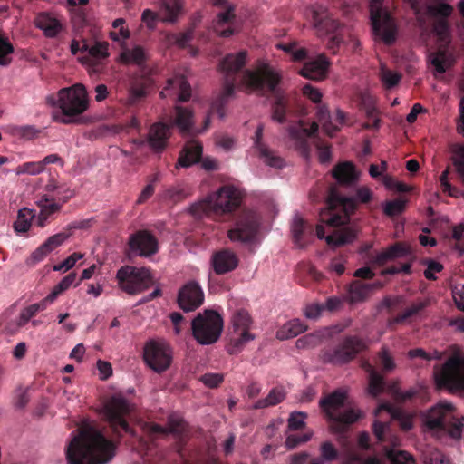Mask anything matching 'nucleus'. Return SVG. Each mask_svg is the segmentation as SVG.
<instances>
[{
  "instance_id": "obj_16",
  "label": "nucleus",
  "mask_w": 464,
  "mask_h": 464,
  "mask_svg": "<svg viewBox=\"0 0 464 464\" xmlns=\"http://www.w3.org/2000/svg\"><path fill=\"white\" fill-rule=\"evenodd\" d=\"M143 359L154 372H162L170 366L172 353L166 343L150 340L144 345Z\"/></svg>"
},
{
  "instance_id": "obj_42",
  "label": "nucleus",
  "mask_w": 464,
  "mask_h": 464,
  "mask_svg": "<svg viewBox=\"0 0 464 464\" xmlns=\"http://www.w3.org/2000/svg\"><path fill=\"white\" fill-rule=\"evenodd\" d=\"M310 227L306 222L298 215H296L292 224V234L295 244L303 246L305 244V235Z\"/></svg>"
},
{
  "instance_id": "obj_10",
  "label": "nucleus",
  "mask_w": 464,
  "mask_h": 464,
  "mask_svg": "<svg viewBox=\"0 0 464 464\" xmlns=\"http://www.w3.org/2000/svg\"><path fill=\"white\" fill-rule=\"evenodd\" d=\"M434 380L439 389L451 392H464V356L451 355L441 366L434 367Z\"/></svg>"
},
{
  "instance_id": "obj_56",
  "label": "nucleus",
  "mask_w": 464,
  "mask_h": 464,
  "mask_svg": "<svg viewBox=\"0 0 464 464\" xmlns=\"http://www.w3.org/2000/svg\"><path fill=\"white\" fill-rule=\"evenodd\" d=\"M71 237V232H68L66 227L63 228V231L53 235L49 237L44 244L50 248V251L52 252L56 247L63 245V242H65L69 237Z\"/></svg>"
},
{
  "instance_id": "obj_25",
  "label": "nucleus",
  "mask_w": 464,
  "mask_h": 464,
  "mask_svg": "<svg viewBox=\"0 0 464 464\" xmlns=\"http://www.w3.org/2000/svg\"><path fill=\"white\" fill-rule=\"evenodd\" d=\"M170 136V126L164 122H156L150 128L148 143L155 152H161L167 146V140Z\"/></svg>"
},
{
  "instance_id": "obj_60",
  "label": "nucleus",
  "mask_w": 464,
  "mask_h": 464,
  "mask_svg": "<svg viewBox=\"0 0 464 464\" xmlns=\"http://www.w3.org/2000/svg\"><path fill=\"white\" fill-rule=\"evenodd\" d=\"M450 173V169L448 167L440 175V181L442 187V190L445 193H448L450 197H459V189L453 187L449 181V175Z\"/></svg>"
},
{
  "instance_id": "obj_50",
  "label": "nucleus",
  "mask_w": 464,
  "mask_h": 464,
  "mask_svg": "<svg viewBox=\"0 0 464 464\" xmlns=\"http://www.w3.org/2000/svg\"><path fill=\"white\" fill-rule=\"evenodd\" d=\"M14 53V46L7 37L0 35V66H7L11 63L10 55Z\"/></svg>"
},
{
  "instance_id": "obj_54",
  "label": "nucleus",
  "mask_w": 464,
  "mask_h": 464,
  "mask_svg": "<svg viewBox=\"0 0 464 464\" xmlns=\"http://www.w3.org/2000/svg\"><path fill=\"white\" fill-rule=\"evenodd\" d=\"M421 263L427 266V268L424 270V276L428 280H436L437 276H435V274L440 273L443 270L442 264L434 259L425 258L422 260Z\"/></svg>"
},
{
  "instance_id": "obj_48",
  "label": "nucleus",
  "mask_w": 464,
  "mask_h": 464,
  "mask_svg": "<svg viewBox=\"0 0 464 464\" xmlns=\"http://www.w3.org/2000/svg\"><path fill=\"white\" fill-rule=\"evenodd\" d=\"M380 79L386 89H392L400 82L401 74L382 66Z\"/></svg>"
},
{
  "instance_id": "obj_14",
  "label": "nucleus",
  "mask_w": 464,
  "mask_h": 464,
  "mask_svg": "<svg viewBox=\"0 0 464 464\" xmlns=\"http://www.w3.org/2000/svg\"><path fill=\"white\" fill-rule=\"evenodd\" d=\"M231 324L233 332L227 351L229 354H237L247 343L255 339V335L250 333L253 319L246 310L238 309L231 316Z\"/></svg>"
},
{
  "instance_id": "obj_21",
  "label": "nucleus",
  "mask_w": 464,
  "mask_h": 464,
  "mask_svg": "<svg viewBox=\"0 0 464 464\" xmlns=\"http://www.w3.org/2000/svg\"><path fill=\"white\" fill-rule=\"evenodd\" d=\"M109 44L107 42L95 41L93 44L82 40V53H86L82 63H87L93 72H99L102 70L101 61L109 56Z\"/></svg>"
},
{
  "instance_id": "obj_59",
  "label": "nucleus",
  "mask_w": 464,
  "mask_h": 464,
  "mask_svg": "<svg viewBox=\"0 0 464 464\" xmlns=\"http://www.w3.org/2000/svg\"><path fill=\"white\" fill-rule=\"evenodd\" d=\"M39 130L34 125L15 126L13 129V134L26 140H32L38 135Z\"/></svg>"
},
{
  "instance_id": "obj_44",
  "label": "nucleus",
  "mask_w": 464,
  "mask_h": 464,
  "mask_svg": "<svg viewBox=\"0 0 464 464\" xmlns=\"http://www.w3.org/2000/svg\"><path fill=\"white\" fill-rule=\"evenodd\" d=\"M423 464H450L449 459L437 449L428 447L421 455Z\"/></svg>"
},
{
  "instance_id": "obj_27",
  "label": "nucleus",
  "mask_w": 464,
  "mask_h": 464,
  "mask_svg": "<svg viewBox=\"0 0 464 464\" xmlns=\"http://www.w3.org/2000/svg\"><path fill=\"white\" fill-rule=\"evenodd\" d=\"M329 62L324 55L306 62L300 71V74L307 79L322 81L326 77Z\"/></svg>"
},
{
  "instance_id": "obj_13",
  "label": "nucleus",
  "mask_w": 464,
  "mask_h": 464,
  "mask_svg": "<svg viewBox=\"0 0 464 464\" xmlns=\"http://www.w3.org/2000/svg\"><path fill=\"white\" fill-rule=\"evenodd\" d=\"M383 0H372L370 4V18L372 31L385 44L392 45L396 40L397 28L391 13L382 7Z\"/></svg>"
},
{
  "instance_id": "obj_34",
  "label": "nucleus",
  "mask_w": 464,
  "mask_h": 464,
  "mask_svg": "<svg viewBox=\"0 0 464 464\" xmlns=\"http://www.w3.org/2000/svg\"><path fill=\"white\" fill-rule=\"evenodd\" d=\"M37 205L40 208V212L36 217L35 222L40 227H44L48 218L62 208V204L54 202L53 198H49L47 196L43 197L37 202Z\"/></svg>"
},
{
  "instance_id": "obj_18",
  "label": "nucleus",
  "mask_w": 464,
  "mask_h": 464,
  "mask_svg": "<svg viewBox=\"0 0 464 464\" xmlns=\"http://www.w3.org/2000/svg\"><path fill=\"white\" fill-rule=\"evenodd\" d=\"M452 10L450 5L444 3L428 6V14L434 18L433 31L445 44L450 43V24L447 18L451 14Z\"/></svg>"
},
{
  "instance_id": "obj_49",
  "label": "nucleus",
  "mask_w": 464,
  "mask_h": 464,
  "mask_svg": "<svg viewBox=\"0 0 464 464\" xmlns=\"http://www.w3.org/2000/svg\"><path fill=\"white\" fill-rule=\"evenodd\" d=\"M406 203L407 200L402 198L386 201L383 206V213L390 218L398 216L405 210Z\"/></svg>"
},
{
  "instance_id": "obj_17",
  "label": "nucleus",
  "mask_w": 464,
  "mask_h": 464,
  "mask_svg": "<svg viewBox=\"0 0 464 464\" xmlns=\"http://www.w3.org/2000/svg\"><path fill=\"white\" fill-rule=\"evenodd\" d=\"M258 230V218L255 212L244 210L237 218L235 227L227 232L232 241L249 242Z\"/></svg>"
},
{
  "instance_id": "obj_63",
  "label": "nucleus",
  "mask_w": 464,
  "mask_h": 464,
  "mask_svg": "<svg viewBox=\"0 0 464 464\" xmlns=\"http://www.w3.org/2000/svg\"><path fill=\"white\" fill-rule=\"evenodd\" d=\"M83 257V255L81 253H73L71 256H69L66 259H64L62 263L55 265L53 266L54 271H61L64 270L67 271L71 268H72L76 262Z\"/></svg>"
},
{
  "instance_id": "obj_8",
  "label": "nucleus",
  "mask_w": 464,
  "mask_h": 464,
  "mask_svg": "<svg viewBox=\"0 0 464 464\" xmlns=\"http://www.w3.org/2000/svg\"><path fill=\"white\" fill-rule=\"evenodd\" d=\"M425 424L432 430H442L453 439L461 438L464 418L459 417L450 403H439L427 414Z\"/></svg>"
},
{
  "instance_id": "obj_38",
  "label": "nucleus",
  "mask_w": 464,
  "mask_h": 464,
  "mask_svg": "<svg viewBox=\"0 0 464 464\" xmlns=\"http://www.w3.org/2000/svg\"><path fill=\"white\" fill-rule=\"evenodd\" d=\"M285 398V389L283 387H275L269 392L266 398L256 401L253 408L257 410L276 406L282 402Z\"/></svg>"
},
{
  "instance_id": "obj_28",
  "label": "nucleus",
  "mask_w": 464,
  "mask_h": 464,
  "mask_svg": "<svg viewBox=\"0 0 464 464\" xmlns=\"http://www.w3.org/2000/svg\"><path fill=\"white\" fill-rule=\"evenodd\" d=\"M169 429L156 423H145L144 431L150 436L166 435L169 433L182 436L185 432V421L182 419L170 417L168 421Z\"/></svg>"
},
{
  "instance_id": "obj_37",
  "label": "nucleus",
  "mask_w": 464,
  "mask_h": 464,
  "mask_svg": "<svg viewBox=\"0 0 464 464\" xmlns=\"http://www.w3.org/2000/svg\"><path fill=\"white\" fill-rule=\"evenodd\" d=\"M364 368L369 374L368 392L376 397L384 391V379L369 362L365 363Z\"/></svg>"
},
{
  "instance_id": "obj_6",
  "label": "nucleus",
  "mask_w": 464,
  "mask_h": 464,
  "mask_svg": "<svg viewBox=\"0 0 464 464\" xmlns=\"http://www.w3.org/2000/svg\"><path fill=\"white\" fill-rule=\"evenodd\" d=\"M241 202L240 192L233 186L225 185L204 200L191 207L193 215L218 218L236 210Z\"/></svg>"
},
{
  "instance_id": "obj_11",
  "label": "nucleus",
  "mask_w": 464,
  "mask_h": 464,
  "mask_svg": "<svg viewBox=\"0 0 464 464\" xmlns=\"http://www.w3.org/2000/svg\"><path fill=\"white\" fill-rule=\"evenodd\" d=\"M223 327L222 316L213 310H206L204 313L198 314L191 322L193 337L202 345L218 342Z\"/></svg>"
},
{
  "instance_id": "obj_47",
  "label": "nucleus",
  "mask_w": 464,
  "mask_h": 464,
  "mask_svg": "<svg viewBox=\"0 0 464 464\" xmlns=\"http://www.w3.org/2000/svg\"><path fill=\"white\" fill-rule=\"evenodd\" d=\"M431 64L439 73H444L450 66V59L445 51H439L430 56Z\"/></svg>"
},
{
  "instance_id": "obj_22",
  "label": "nucleus",
  "mask_w": 464,
  "mask_h": 464,
  "mask_svg": "<svg viewBox=\"0 0 464 464\" xmlns=\"http://www.w3.org/2000/svg\"><path fill=\"white\" fill-rule=\"evenodd\" d=\"M209 264L214 273L221 276L234 271L238 266L239 258L234 251L222 248L213 252Z\"/></svg>"
},
{
  "instance_id": "obj_51",
  "label": "nucleus",
  "mask_w": 464,
  "mask_h": 464,
  "mask_svg": "<svg viewBox=\"0 0 464 464\" xmlns=\"http://www.w3.org/2000/svg\"><path fill=\"white\" fill-rule=\"evenodd\" d=\"M163 8L166 13L164 20L167 22H174L181 9L180 0H164Z\"/></svg>"
},
{
  "instance_id": "obj_52",
  "label": "nucleus",
  "mask_w": 464,
  "mask_h": 464,
  "mask_svg": "<svg viewBox=\"0 0 464 464\" xmlns=\"http://www.w3.org/2000/svg\"><path fill=\"white\" fill-rule=\"evenodd\" d=\"M408 356L411 359L421 358L425 361L430 362L432 360H437V361L442 360L443 353L437 350H434L432 353H427L422 348H415V349H411L408 352Z\"/></svg>"
},
{
  "instance_id": "obj_58",
  "label": "nucleus",
  "mask_w": 464,
  "mask_h": 464,
  "mask_svg": "<svg viewBox=\"0 0 464 464\" xmlns=\"http://www.w3.org/2000/svg\"><path fill=\"white\" fill-rule=\"evenodd\" d=\"M44 171L41 161H31V162H25L22 165H19L16 169L15 173L17 175L21 174H29V175H37Z\"/></svg>"
},
{
  "instance_id": "obj_45",
  "label": "nucleus",
  "mask_w": 464,
  "mask_h": 464,
  "mask_svg": "<svg viewBox=\"0 0 464 464\" xmlns=\"http://www.w3.org/2000/svg\"><path fill=\"white\" fill-rule=\"evenodd\" d=\"M76 276L77 275L75 272H72L64 276L48 295V299L55 300L62 293L66 291L74 283Z\"/></svg>"
},
{
  "instance_id": "obj_4",
  "label": "nucleus",
  "mask_w": 464,
  "mask_h": 464,
  "mask_svg": "<svg viewBox=\"0 0 464 464\" xmlns=\"http://www.w3.org/2000/svg\"><path fill=\"white\" fill-rule=\"evenodd\" d=\"M371 199L372 192L367 187L359 188L354 197L342 196L332 187L326 201L327 209L321 211L320 221L330 227L345 225L357 208L358 203H368Z\"/></svg>"
},
{
  "instance_id": "obj_29",
  "label": "nucleus",
  "mask_w": 464,
  "mask_h": 464,
  "mask_svg": "<svg viewBox=\"0 0 464 464\" xmlns=\"http://www.w3.org/2000/svg\"><path fill=\"white\" fill-rule=\"evenodd\" d=\"M236 15L234 8L229 6L224 12H220L217 16L215 31L222 37H229L233 35L237 30L234 27Z\"/></svg>"
},
{
  "instance_id": "obj_55",
  "label": "nucleus",
  "mask_w": 464,
  "mask_h": 464,
  "mask_svg": "<svg viewBox=\"0 0 464 464\" xmlns=\"http://www.w3.org/2000/svg\"><path fill=\"white\" fill-rule=\"evenodd\" d=\"M291 134L295 139L296 150L304 158L308 159L311 153V146L308 141V137L303 133H296L295 131H292Z\"/></svg>"
},
{
  "instance_id": "obj_5",
  "label": "nucleus",
  "mask_w": 464,
  "mask_h": 464,
  "mask_svg": "<svg viewBox=\"0 0 464 464\" xmlns=\"http://www.w3.org/2000/svg\"><path fill=\"white\" fill-rule=\"evenodd\" d=\"M345 400L346 394L340 390H336L322 398L319 402L320 408L330 422L331 430L334 433L340 434L343 440H346L344 434L347 432L349 426L357 421L362 416L361 411L354 409H347L341 412L340 410L343 407Z\"/></svg>"
},
{
  "instance_id": "obj_9",
  "label": "nucleus",
  "mask_w": 464,
  "mask_h": 464,
  "mask_svg": "<svg viewBox=\"0 0 464 464\" xmlns=\"http://www.w3.org/2000/svg\"><path fill=\"white\" fill-rule=\"evenodd\" d=\"M131 410V404L121 394L111 396L104 403V414L115 436L119 438L124 434L136 436L135 430L130 426L126 419Z\"/></svg>"
},
{
  "instance_id": "obj_35",
  "label": "nucleus",
  "mask_w": 464,
  "mask_h": 464,
  "mask_svg": "<svg viewBox=\"0 0 464 464\" xmlns=\"http://www.w3.org/2000/svg\"><path fill=\"white\" fill-rule=\"evenodd\" d=\"M333 176L342 185H352L358 179L355 166L349 161L336 165L333 170Z\"/></svg>"
},
{
  "instance_id": "obj_2",
  "label": "nucleus",
  "mask_w": 464,
  "mask_h": 464,
  "mask_svg": "<svg viewBox=\"0 0 464 464\" xmlns=\"http://www.w3.org/2000/svg\"><path fill=\"white\" fill-rule=\"evenodd\" d=\"M241 82L246 89L260 95L273 93L275 102L272 104V119L279 123L285 122L287 102L285 96L277 90L280 82L278 73L268 64H262L256 70H245Z\"/></svg>"
},
{
  "instance_id": "obj_46",
  "label": "nucleus",
  "mask_w": 464,
  "mask_h": 464,
  "mask_svg": "<svg viewBox=\"0 0 464 464\" xmlns=\"http://www.w3.org/2000/svg\"><path fill=\"white\" fill-rule=\"evenodd\" d=\"M189 195L188 190L181 185H177L166 188L163 192V198L172 202H179L186 198Z\"/></svg>"
},
{
  "instance_id": "obj_31",
  "label": "nucleus",
  "mask_w": 464,
  "mask_h": 464,
  "mask_svg": "<svg viewBox=\"0 0 464 464\" xmlns=\"http://www.w3.org/2000/svg\"><path fill=\"white\" fill-rule=\"evenodd\" d=\"M202 145L195 140L186 144L178 160V164L183 168L190 167L198 162L202 157Z\"/></svg>"
},
{
  "instance_id": "obj_7",
  "label": "nucleus",
  "mask_w": 464,
  "mask_h": 464,
  "mask_svg": "<svg viewBox=\"0 0 464 464\" xmlns=\"http://www.w3.org/2000/svg\"><path fill=\"white\" fill-rule=\"evenodd\" d=\"M58 107L61 113H53L56 122L71 124L75 118L88 109L87 92L83 85L75 84L70 88H63L58 92Z\"/></svg>"
},
{
  "instance_id": "obj_26",
  "label": "nucleus",
  "mask_w": 464,
  "mask_h": 464,
  "mask_svg": "<svg viewBox=\"0 0 464 464\" xmlns=\"http://www.w3.org/2000/svg\"><path fill=\"white\" fill-rule=\"evenodd\" d=\"M263 130L264 126L262 124L258 125L255 132V148L257 150L259 157L262 158L267 165L276 169H282L284 167V160L276 155L262 142Z\"/></svg>"
},
{
  "instance_id": "obj_15",
  "label": "nucleus",
  "mask_w": 464,
  "mask_h": 464,
  "mask_svg": "<svg viewBox=\"0 0 464 464\" xmlns=\"http://www.w3.org/2000/svg\"><path fill=\"white\" fill-rule=\"evenodd\" d=\"M365 348L363 341L355 336L344 338L337 346L324 353V361L334 365H342L353 360Z\"/></svg>"
},
{
  "instance_id": "obj_30",
  "label": "nucleus",
  "mask_w": 464,
  "mask_h": 464,
  "mask_svg": "<svg viewBox=\"0 0 464 464\" xmlns=\"http://www.w3.org/2000/svg\"><path fill=\"white\" fill-rule=\"evenodd\" d=\"M382 287L381 282L372 284H362L359 281L353 282L348 289V301L350 303H359L364 301L374 289Z\"/></svg>"
},
{
  "instance_id": "obj_23",
  "label": "nucleus",
  "mask_w": 464,
  "mask_h": 464,
  "mask_svg": "<svg viewBox=\"0 0 464 464\" xmlns=\"http://www.w3.org/2000/svg\"><path fill=\"white\" fill-rule=\"evenodd\" d=\"M338 226L337 228L327 237L324 236L325 231L323 225L316 226V235L318 238L323 239L325 237L326 243L334 247L341 246L353 242L356 237V230L349 226Z\"/></svg>"
},
{
  "instance_id": "obj_3",
  "label": "nucleus",
  "mask_w": 464,
  "mask_h": 464,
  "mask_svg": "<svg viewBox=\"0 0 464 464\" xmlns=\"http://www.w3.org/2000/svg\"><path fill=\"white\" fill-rule=\"evenodd\" d=\"M246 51H240L237 54L228 53L221 60L219 68L224 74L222 93L211 103L208 113L204 120L202 130H194V134L200 133L208 129L211 115L218 114L220 119L225 117L226 104L228 99L235 93L237 74L246 65Z\"/></svg>"
},
{
  "instance_id": "obj_1",
  "label": "nucleus",
  "mask_w": 464,
  "mask_h": 464,
  "mask_svg": "<svg viewBox=\"0 0 464 464\" xmlns=\"http://www.w3.org/2000/svg\"><path fill=\"white\" fill-rule=\"evenodd\" d=\"M116 445L102 430L88 427L75 436L66 449L68 464H107L115 455Z\"/></svg>"
},
{
  "instance_id": "obj_24",
  "label": "nucleus",
  "mask_w": 464,
  "mask_h": 464,
  "mask_svg": "<svg viewBox=\"0 0 464 464\" xmlns=\"http://www.w3.org/2000/svg\"><path fill=\"white\" fill-rule=\"evenodd\" d=\"M35 26L42 30L47 38H55L64 30L61 19L54 14L41 12L34 18Z\"/></svg>"
},
{
  "instance_id": "obj_19",
  "label": "nucleus",
  "mask_w": 464,
  "mask_h": 464,
  "mask_svg": "<svg viewBox=\"0 0 464 464\" xmlns=\"http://www.w3.org/2000/svg\"><path fill=\"white\" fill-rule=\"evenodd\" d=\"M178 304L184 312H191L198 308L204 302V293L198 283L190 281L179 291Z\"/></svg>"
},
{
  "instance_id": "obj_39",
  "label": "nucleus",
  "mask_w": 464,
  "mask_h": 464,
  "mask_svg": "<svg viewBox=\"0 0 464 464\" xmlns=\"http://www.w3.org/2000/svg\"><path fill=\"white\" fill-rule=\"evenodd\" d=\"M306 326L299 320L294 319L285 324L276 333V337L280 340L294 338L304 333Z\"/></svg>"
},
{
  "instance_id": "obj_32",
  "label": "nucleus",
  "mask_w": 464,
  "mask_h": 464,
  "mask_svg": "<svg viewBox=\"0 0 464 464\" xmlns=\"http://www.w3.org/2000/svg\"><path fill=\"white\" fill-rule=\"evenodd\" d=\"M176 116L174 120L175 125L184 135L194 134L193 123L194 113L188 107L180 105L175 106Z\"/></svg>"
},
{
  "instance_id": "obj_40",
  "label": "nucleus",
  "mask_w": 464,
  "mask_h": 464,
  "mask_svg": "<svg viewBox=\"0 0 464 464\" xmlns=\"http://www.w3.org/2000/svg\"><path fill=\"white\" fill-rule=\"evenodd\" d=\"M179 87L178 101L181 102H188L191 97V87L184 76L178 77L177 79H169L168 81V88Z\"/></svg>"
},
{
  "instance_id": "obj_64",
  "label": "nucleus",
  "mask_w": 464,
  "mask_h": 464,
  "mask_svg": "<svg viewBox=\"0 0 464 464\" xmlns=\"http://www.w3.org/2000/svg\"><path fill=\"white\" fill-rule=\"evenodd\" d=\"M379 365L384 372H392L395 368V362L386 349H382L379 353Z\"/></svg>"
},
{
  "instance_id": "obj_36",
  "label": "nucleus",
  "mask_w": 464,
  "mask_h": 464,
  "mask_svg": "<svg viewBox=\"0 0 464 464\" xmlns=\"http://www.w3.org/2000/svg\"><path fill=\"white\" fill-rule=\"evenodd\" d=\"M149 58L147 51L141 45H135L132 48H124L121 53L120 59L124 64H134L143 66Z\"/></svg>"
},
{
  "instance_id": "obj_43",
  "label": "nucleus",
  "mask_w": 464,
  "mask_h": 464,
  "mask_svg": "<svg viewBox=\"0 0 464 464\" xmlns=\"http://www.w3.org/2000/svg\"><path fill=\"white\" fill-rule=\"evenodd\" d=\"M35 217L33 210L23 208L19 210L17 220L14 224V230L19 233L27 232L31 227V221Z\"/></svg>"
},
{
  "instance_id": "obj_53",
  "label": "nucleus",
  "mask_w": 464,
  "mask_h": 464,
  "mask_svg": "<svg viewBox=\"0 0 464 464\" xmlns=\"http://www.w3.org/2000/svg\"><path fill=\"white\" fill-rule=\"evenodd\" d=\"M339 457L338 450L331 441H324L320 445V459L324 462H331L337 459Z\"/></svg>"
},
{
  "instance_id": "obj_61",
  "label": "nucleus",
  "mask_w": 464,
  "mask_h": 464,
  "mask_svg": "<svg viewBox=\"0 0 464 464\" xmlns=\"http://www.w3.org/2000/svg\"><path fill=\"white\" fill-rule=\"evenodd\" d=\"M452 164L455 167L459 179L464 186V149H459L452 157Z\"/></svg>"
},
{
  "instance_id": "obj_57",
  "label": "nucleus",
  "mask_w": 464,
  "mask_h": 464,
  "mask_svg": "<svg viewBox=\"0 0 464 464\" xmlns=\"http://www.w3.org/2000/svg\"><path fill=\"white\" fill-rule=\"evenodd\" d=\"M307 413L304 411H294L288 418V429L290 430H299L305 427V419Z\"/></svg>"
},
{
  "instance_id": "obj_33",
  "label": "nucleus",
  "mask_w": 464,
  "mask_h": 464,
  "mask_svg": "<svg viewBox=\"0 0 464 464\" xmlns=\"http://www.w3.org/2000/svg\"><path fill=\"white\" fill-rule=\"evenodd\" d=\"M149 80L143 77L134 79L128 90V104L136 105L141 102L148 95Z\"/></svg>"
},
{
  "instance_id": "obj_41",
  "label": "nucleus",
  "mask_w": 464,
  "mask_h": 464,
  "mask_svg": "<svg viewBox=\"0 0 464 464\" xmlns=\"http://www.w3.org/2000/svg\"><path fill=\"white\" fill-rule=\"evenodd\" d=\"M424 307H425L424 303L413 304L411 306L408 307L402 313L397 314L394 317L389 318L388 319V326L390 328H393L394 325H396V324H403L411 316L419 314L421 310L424 309Z\"/></svg>"
},
{
  "instance_id": "obj_62",
  "label": "nucleus",
  "mask_w": 464,
  "mask_h": 464,
  "mask_svg": "<svg viewBox=\"0 0 464 464\" xmlns=\"http://www.w3.org/2000/svg\"><path fill=\"white\" fill-rule=\"evenodd\" d=\"M392 260L400 257L407 256L410 254L409 246L403 242H396L387 247Z\"/></svg>"
},
{
  "instance_id": "obj_12",
  "label": "nucleus",
  "mask_w": 464,
  "mask_h": 464,
  "mask_svg": "<svg viewBox=\"0 0 464 464\" xmlns=\"http://www.w3.org/2000/svg\"><path fill=\"white\" fill-rule=\"evenodd\" d=\"M120 288L130 295H135L149 289L153 279L149 269L131 266H121L116 275Z\"/></svg>"
},
{
  "instance_id": "obj_20",
  "label": "nucleus",
  "mask_w": 464,
  "mask_h": 464,
  "mask_svg": "<svg viewBox=\"0 0 464 464\" xmlns=\"http://www.w3.org/2000/svg\"><path fill=\"white\" fill-rule=\"evenodd\" d=\"M130 249L140 256H150L159 250L158 239L148 230H139L129 238Z\"/></svg>"
}]
</instances>
